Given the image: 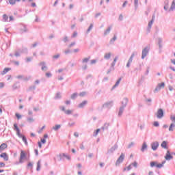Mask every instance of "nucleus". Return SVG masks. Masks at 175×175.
Segmentation results:
<instances>
[{
    "instance_id": "nucleus-1",
    "label": "nucleus",
    "mask_w": 175,
    "mask_h": 175,
    "mask_svg": "<svg viewBox=\"0 0 175 175\" xmlns=\"http://www.w3.org/2000/svg\"><path fill=\"white\" fill-rule=\"evenodd\" d=\"M135 55H137V52L135 51L133 52L130 58L128 60V62L126 65V68H131V64H132L133 61V58L135 57Z\"/></svg>"
},
{
    "instance_id": "nucleus-2",
    "label": "nucleus",
    "mask_w": 175,
    "mask_h": 175,
    "mask_svg": "<svg viewBox=\"0 0 175 175\" xmlns=\"http://www.w3.org/2000/svg\"><path fill=\"white\" fill-rule=\"evenodd\" d=\"M124 159H125V154L122 153L116 162V166H120V164L124 162Z\"/></svg>"
},
{
    "instance_id": "nucleus-3",
    "label": "nucleus",
    "mask_w": 175,
    "mask_h": 175,
    "mask_svg": "<svg viewBox=\"0 0 175 175\" xmlns=\"http://www.w3.org/2000/svg\"><path fill=\"white\" fill-rule=\"evenodd\" d=\"M154 20H155V15H152V20L148 24L147 33H150V32L151 31V28L152 27V25L154 24Z\"/></svg>"
},
{
    "instance_id": "nucleus-4",
    "label": "nucleus",
    "mask_w": 175,
    "mask_h": 175,
    "mask_svg": "<svg viewBox=\"0 0 175 175\" xmlns=\"http://www.w3.org/2000/svg\"><path fill=\"white\" fill-rule=\"evenodd\" d=\"M148 53H150V48L148 46H146L142 50V59H144L147 55H148Z\"/></svg>"
},
{
    "instance_id": "nucleus-5",
    "label": "nucleus",
    "mask_w": 175,
    "mask_h": 175,
    "mask_svg": "<svg viewBox=\"0 0 175 175\" xmlns=\"http://www.w3.org/2000/svg\"><path fill=\"white\" fill-rule=\"evenodd\" d=\"M23 159H28L27 158V153H25V152H24V150H21V156H20V159H19V163H23Z\"/></svg>"
},
{
    "instance_id": "nucleus-6",
    "label": "nucleus",
    "mask_w": 175,
    "mask_h": 175,
    "mask_svg": "<svg viewBox=\"0 0 175 175\" xmlns=\"http://www.w3.org/2000/svg\"><path fill=\"white\" fill-rule=\"evenodd\" d=\"M14 131H16V135L20 137L21 139L22 138L23 134L20 133V129H18V126H17V123L14 124Z\"/></svg>"
},
{
    "instance_id": "nucleus-7",
    "label": "nucleus",
    "mask_w": 175,
    "mask_h": 175,
    "mask_svg": "<svg viewBox=\"0 0 175 175\" xmlns=\"http://www.w3.org/2000/svg\"><path fill=\"white\" fill-rule=\"evenodd\" d=\"M161 88H165V83H159L155 88L154 92L156 93L161 91Z\"/></svg>"
},
{
    "instance_id": "nucleus-8",
    "label": "nucleus",
    "mask_w": 175,
    "mask_h": 175,
    "mask_svg": "<svg viewBox=\"0 0 175 175\" xmlns=\"http://www.w3.org/2000/svg\"><path fill=\"white\" fill-rule=\"evenodd\" d=\"M158 147H159V142H154L151 144V148L153 151H157L158 150Z\"/></svg>"
},
{
    "instance_id": "nucleus-9",
    "label": "nucleus",
    "mask_w": 175,
    "mask_h": 175,
    "mask_svg": "<svg viewBox=\"0 0 175 175\" xmlns=\"http://www.w3.org/2000/svg\"><path fill=\"white\" fill-rule=\"evenodd\" d=\"M157 117L159 119L163 118V110L162 109H159L157 111Z\"/></svg>"
},
{
    "instance_id": "nucleus-10",
    "label": "nucleus",
    "mask_w": 175,
    "mask_h": 175,
    "mask_svg": "<svg viewBox=\"0 0 175 175\" xmlns=\"http://www.w3.org/2000/svg\"><path fill=\"white\" fill-rule=\"evenodd\" d=\"M165 159H166V161H170L171 159H173V156L172 155V154H170V150L167 151Z\"/></svg>"
},
{
    "instance_id": "nucleus-11",
    "label": "nucleus",
    "mask_w": 175,
    "mask_h": 175,
    "mask_svg": "<svg viewBox=\"0 0 175 175\" xmlns=\"http://www.w3.org/2000/svg\"><path fill=\"white\" fill-rule=\"evenodd\" d=\"M118 148V145L115 144L113 146H112L109 150L107 151V154H113V152Z\"/></svg>"
},
{
    "instance_id": "nucleus-12",
    "label": "nucleus",
    "mask_w": 175,
    "mask_h": 175,
    "mask_svg": "<svg viewBox=\"0 0 175 175\" xmlns=\"http://www.w3.org/2000/svg\"><path fill=\"white\" fill-rule=\"evenodd\" d=\"M28 31V28L27 27V25H22L20 28V32L21 33H24V32H27Z\"/></svg>"
},
{
    "instance_id": "nucleus-13",
    "label": "nucleus",
    "mask_w": 175,
    "mask_h": 175,
    "mask_svg": "<svg viewBox=\"0 0 175 175\" xmlns=\"http://www.w3.org/2000/svg\"><path fill=\"white\" fill-rule=\"evenodd\" d=\"M103 107H105L107 109H110L111 107H113V101H110L105 103L103 105Z\"/></svg>"
},
{
    "instance_id": "nucleus-14",
    "label": "nucleus",
    "mask_w": 175,
    "mask_h": 175,
    "mask_svg": "<svg viewBox=\"0 0 175 175\" xmlns=\"http://www.w3.org/2000/svg\"><path fill=\"white\" fill-rule=\"evenodd\" d=\"M88 103V101L87 100H83L82 103H81L80 104H79L78 107L79 109H83L85 107V106H86V105Z\"/></svg>"
},
{
    "instance_id": "nucleus-15",
    "label": "nucleus",
    "mask_w": 175,
    "mask_h": 175,
    "mask_svg": "<svg viewBox=\"0 0 175 175\" xmlns=\"http://www.w3.org/2000/svg\"><path fill=\"white\" fill-rule=\"evenodd\" d=\"M110 31H111V26H109L107 29L104 31V36H107V35L110 33Z\"/></svg>"
},
{
    "instance_id": "nucleus-16",
    "label": "nucleus",
    "mask_w": 175,
    "mask_h": 175,
    "mask_svg": "<svg viewBox=\"0 0 175 175\" xmlns=\"http://www.w3.org/2000/svg\"><path fill=\"white\" fill-rule=\"evenodd\" d=\"M118 59V56L115 57L113 59V62L111 64V69L114 70V66H116V63L117 62V60Z\"/></svg>"
},
{
    "instance_id": "nucleus-17",
    "label": "nucleus",
    "mask_w": 175,
    "mask_h": 175,
    "mask_svg": "<svg viewBox=\"0 0 175 175\" xmlns=\"http://www.w3.org/2000/svg\"><path fill=\"white\" fill-rule=\"evenodd\" d=\"M64 155H65V153L57 154V161H59V162L61 161H64Z\"/></svg>"
},
{
    "instance_id": "nucleus-18",
    "label": "nucleus",
    "mask_w": 175,
    "mask_h": 175,
    "mask_svg": "<svg viewBox=\"0 0 175 175\" xmlns=\"http://www.w3.org/2000/svg\"><path fill=\"white\" fill-rule=\"evenodd\" d=\"M129 100L128 98H124L122 101V107H126V105H128Z\"/></svg>"
},
{
    "instance_id": "nucleus-19",
    "label": "nucleus",
    "mask_w": 175,
    "mask_h": 175,
    "mask_svg": "<svg viewBox=\"0 0 175 175\" xmlns=\"http://www.w3.org/2000/svg\"><path fill=\"white\" fill-rule=\"evenodd\" d=\"M0 158H3L4 161H9V157L5 152L0 154Z\"/></svg>"
},
{
    "instance_id": "nucleus-20",
    "label": "nucleus",
    "mask_w": 175,
    "mask_h": 175,
    "mask_svg": "<svg viewBox=\"0 0 175 175\" xmlns=\"http://www.w3.org/2000/svg\"><path fill=\"white\" fill-rule=\"evenodd\" d=\"M124 110H125V107H120L119 109V112H118V117H121L124 113Z\"/></svg>"
},
{
    "instance_id": "nucleus-21",
    "label": "nucleus",
    "mask_w": 175,
    "mask_h": 175,
    "mask_svg": "<svg viewBox=\"0 0 175 175\" xmlns=\"http://www.w3.org/2000/svg\"><path fill=\"white\" fill-rule=\"evenodd\" d=\"M121 80H122V78H119L116 83H115V85L113 86L112 90H114V88H117V87H118V85H120V83H121Z\"/></svg>"
},
{
    "instance_id": "nucleus-22",
    "label": "nucleus",
    "mask_w": 175,
    "mask_h": 175,
    "mask_svg": "<svg viewBox=\"0 0 175 175\" xmlns=\"http://www.w3.org/2000/svg\"><path fill=\"white\" fill-rule=\"evenodd\" d=\"M110 58H111V53L109 52L105 53L104 59H109Z\"/></svg>"
},
{
    "instance_id": "nucleus-23",
    "label": "nucleus",
    "mask_w": 175,
    "mask_h": 175,
    "mask_svg": "<svg viewBox=\"0 0 175 175\" xmlns=\"http://www.w3.org/2000/svg\"><path fill=\"white\" fill-rule=\"evenodd\" d=\"M18 51L21 54H27V53H28V49L22 48V49H19Z\"/></svg>"
},
{
    "instance_id": "nucleus-24",
    "label": "nucleus",
    "mask_w": 175,
    "mask_h": 175,
    "mask_svg": "<svg viewBox=\"0 0 175 175\" xmlns=\"http://www.w3.org/2000/svg\"><path fill=\"white\" fill-rule=\"evenodd\" d=\"M174 10H175V1L174 0L172 3V5L169 10V12H173Z\"/></svg>"
},
{
    "instance_id": "nucleus-25",
    "label": "nucleus",
    "mask_w": 175,
    "mask_h": 175,
    "mask_svg": "<svg viewBox=\"0 0 175 175\" xmlns=\"http://www.w3.org/2000/svg\"><path fill=\"white\" fill-rule=\"evenodd\" d=\"M146 150H147V144L146 142H144L141 148V151L142 152H144V151Z\"/></svg>"
},
{
    "instance_id": "nucleus-26",
    "label": "nucleus",
    "mask_w": 175,
    "mask_h": 175,
    "mask_svg": "<svg viewBox=\"0 0 175 175\" xmlns=\"http://www.w3.org/2000/svg\"><path fill=\"white\" fill-rule=\"evenodd\" d=\"M40 66H42V70H44V69H47V66H46V62H42L40 63Z\"/></svg>"
},
{
    "instance_id": "nucleus-27",
    "label": "nucleus",
    "mask_w": 175,
    "mask_h": 175,
    "mask_svg": "<svg viewBox=\"0 0 175 175\" xmlns=\"http://www.w3.org/2000/svg\"><path fill=\"white\" fill-rule=\"evenodd\" d=\"M161 146L162 147V148H165V150H167V142H166V141H163L161 143Z\"/></svg>"
},
{
    "instance_id": "nucleus-28",
    "label": "nucleus",
    "mask_w": 175,
    "mask_h": 175,
    "mask_svg": "<svg viewBox=\"0 0 175 175\" xmlns=\"http://www.w3.org/2000/svg\"><path fill=\"white\" fill-rule=\"evenodd\" d=\"M12 68H5L4 70L2 71L1 75L3 76L4 75H6L9 70H11Z\"/></svg>"
},
{
    "instance_id": "nucleus-29",
    "label": "nucleus",
    "mask_w": 175,
    "mask_h": 175,
    "mask_svg": "<svg viewBox=\"0 0 175 175\" xmlns=\"http://www.w3.org/2000/svg\"><path fill=\"white\" fill-rule=\"evenodd\" d=\"M109 126H110V123H105L104 126L101 127V129L105 131V129H109Z\"/></svg>"
},
{
    "instance_id": "nucleus-30",
    "label": "nucleus",
    "mask_w": 175,
    "mask_h": 175,
    "mask_svg": "<svg viewBox=\"0 0 175 175\" xmlns=\"http://www.w3.org/2000/svg\"><path fill=\"white\" fill-rule=\"evenodd\" d=\"M8 147V145L5 143L2 144L1 146H0V152L1 151H3V150H5V148H6Z\"/></svg>"
},
{
    "instance_id": "nucleus-31",
    "label": "nucleus",
    "mask_w": 175,
    "mask_h": 175,
    "mask_svg": "<svg viewBox=\"0 0 175 175\" xmlns=\"http://www.w3.org/2000/svg\"><path fill=\"white\" fill-rule=\"evenodd\" d=\"M21 0H8L10 5H16V2H20Z\"/></svg>"
},
{
    "instance_id": "nucleus-32",
    "label": "nucleus",
    "mask_w": 175,
    "mask_h": 175,
    "mask_svg": "<svg viewBox=\"0 0 175 175\" xmlns=\"http://www.w3.org/2000/svg\"><path fill=\"white\" fill-rule=\"evenodd\" d=\"M174 128H175V124L174 123H172L169 127V131L170 132H173V131H174Z\"/></svg>"
},
{
    "instance_id": "nucleus-33",
    "label": "nucleus",
    "mask_w": 175,
    "mask_h": 175,
    "mask_svg": "<svg viewBox=\"0 0 175 175\" xmlns=\"http://www.w3.org/2000/svg\"><path fill=\"white\" fill-rule=\"evenodd\" d=\"M3 21L4 23H8L9 21V16H8L6 14L3 15Z\"/></svg>"
},
{
    "instance_id": "nucleus-34",
    "label": "nucleus",
    "mask_w": 175,
    "mask_h": 175,
    "mask_svg": "<svg viewBox=\"0 0 175 175\" xmlns=\"http://www.w3.org/2000/svg\"><path fill=\"white\" fill-rule=\"evenodd\" d=\"M117 40V36L114 35L113 38L109 41L110 44H113L114 42Z\"/></svg>"
},
{
    "instance_id": "nucleus-35",
    "label": "nucleus",
    "mask_w": 175,
    "mask_h": 175,
    "mask_svg": "<svg viewBox=\"0 0 175 175\" xmlns=\"http://www.w3.org/2000/svg\"><path fill=\"white\" fill-rule=\"evenodd\" d=\"M53 131H58L59 129H61V124H56L55 126L53 127Z\"/></svg>"
},
{
    "instance_id": "nucleus-36",
    "label": "nucleus",
    "mask_w": 175,
    "mask_h": 175,
    "mask_svg": "<svg viewBox=\"0 0 175 175\" xmlns=\"http://www.w3.org/2000/svg\"><path fill=\"white\" fill-rule=\"evenodd\" d=\"M134 6L135 10H137V8H139V0H134Z\"/></svg>"
},
{
    "instance_id": "nucleus-37",
    "label": "nucleus",
    "mask_w": 175,
    "mask_h": 175,
    "mask_svg": "<svg viewBox=\"0 0 175 175\" xmlns=\"http://www.w3.org/2000/svg\"><path fill=\"white\" fill-rule=\"evenodd\" d=\"M62 96H61V93L60 92H57L56 94V95L54 97V99L57 100V99H61Z\"/></svg>"
},
{
    "instance_id": "nucleus-38",
    "label": "nucleus",
    "mask_w": 175,
    "mask_h": 175,
    "mask_svg": "<svg viewBox=\"0 0 175 175\" xmlns=\"http://www.w3.org/2000/svg\"><path fill=\"white\" fill-rule=\"evenodd\" d=\"M169 9V1H165L164 10Z\"/></svg>"
},
{
    "instance_id": "nucleus-39",
    "label": "nucleus",
    "mask_w": 175,
    "mask_h": 175,
    "mask_svg": "<svg viewBox=\"0 0 175 175\" xmlns=\"http://www.w3.org/2000/svg\"><path fill=\"white\" fill-rule=\"evenodd\" d=\"M90 57H85L84 59H82V64H87L88 62V61H90Z\"/></svg>"
},
{
    "instance_id": "nucleus-40",
    "label": "nucleus",
    "mask_w": 175,
    "mask_h": 175,
    "mask_svg": "<svg viewBox=\"0 0 175 175\" xmlns=\"http://www.w3.org/2000/svg\"><path fill=\"white\" fill-rule=\"evenodd\" d=\"M92 28H94V24L91 23L87 30V33H90V32H91V30L92 29Z\"/></svg>"
},
{
    "instance_id": "nucleus-41",
    "label": "nucleus",
    "mask_w": 175,
    "mask_h": 175,
    "mask_svg": "<svg viewBox=\"0 0 175 175\" xmlns=\"http://www.w3.org/2000/svg\"><path fill=\"white\" fill-rule=\"evenodd\" d=\"M21 139L25 142V146H28V142L27 141V137H25V136L23 135Z\"/></svg>"
},
{
    "instance_id": "nucleus-42",
    "label": "nucleus",
    "mask_w": 175,
    "mask_h": 175,
    "mask_svg": "<svg viewBox=\"0 0 175 175\" xmlns=\"http://www.w3.org/2000/svg\"><path fill=\"white\" fill-rule=\"evenodd\" d=\"M36 170H37V172H39V170H40V160L38 161L37 163Z\"/></svg>"
},
{
    "instance_id": "nucleus-43",
    "label": "nucleus",
    "mask_w": 175,
    "mask_h": 175,
    "mask_svg": "<svg viewBox=\"0 0 175 175\" xmlns=\"http://www.w3.org/2000/svg\"><path fill=\"white\" fill-rule=\"evenodd\" d=\"M17 88H18V85L17 83H14L13 85H12L13 91L17 90Z\"/></svg>"
},
{
    "instance_id": "nucleus-44",
    "label": "nucleus",
    "mask_w": 175,
    "mask_h": 175,
    "mask_svg": "<svg viewBox=\"0 0 175 175\" xmlns=\"http://www.w3.org/2000/svg\"><path fill=\"white\" fill-rule=\"evenodd\" d=\"M145 102H146V103H149L148 105H151V103L152 102V100L151 98H146L145 99Z\"/></svg>"
},
{
    "instance_id": "nucleus-45",
    "label": "nucleus",
    "mask_w": 175,
    "mask_h": 175,
    "mask_svg": "<svg viewBox=\"0 0 175 175\" xmlns=\"http://www.w3.org/2000/svg\"><path fill=\"white\" fill-rule=\"evenodd\" d=\"M100 132V129H97L96 131H94L93 136L96 137L98 136V133Z\"/></svg>"
},
{
    "instance_id": "nucleus-46",
    "label": "nucleus",
    "mask_w": 175,
    "mask_h": 175,
    "mask_svg": "<svg viewBox=\"0 0 175 175\" xmlns=\"http://www.w3.org/2000/svg\"><path fill=\"white\" fill-rule=\"evenodd\" d=\"M59 57H61V55H59V54L54 55L53 56V59H58V58H59Z\"/></svg>"
},
{
    "instance_id": "nucleus-47",
    "label": "nucleus",
    "mask_w": 175,
    "mask_h": 175,
    "mask_svg": "<svg viewBox=\"0 0 175 175\" xmlns=\"http://www.w3.org/2000/svg\"><path fill=\"white\" fill-rule=\"evenodd\" d=\"M76 98H77V93H73L71 95V99H76Z\"/></svg>"
},
{
    "instance_id": "nucleus-48",
    "label": "nucleus",
    "mask_w": 175,
    "mask_h": 175,
    "mask_svg": "<svg viewBox=\"0 0 175 175\" xmlns=\"http://www.w3.org/2000/svg\"><path fill=\"white\" fill-rule=\"evenodd\" d=\"M73 111L72 110H66L65 111V114H67V116H69L70 114H71L72 113Z\"/></svg>"
},
{
    "instance_id": "nucleus-49",
    "label": "nucleus",
    "mask_w": 175,
    "mask_h": 175,
    "mask_svg": "<svg viewBox=\"0 0 175 175\" xmlns=\"http://www.w3.org/2000/svg\"><path fill=\"white\" fill-rule=\"evenodd\" d=\"M154 126H156V128H158L159 126V122L158 121H155L153 123Z\"/></svg>"
},
{
    "instance_id": "nucleus-50",
    "label": "nucleus",
    "mask_w": 175,
    "mask_h": 175,
    "mask_svg": "<svg viewBox=\"0 0 175 175\" xmlns=\"http://www.w3.org/2000/svg\"><path fill=\"white\" fill-rule=\"evenodd\" d=\"M59 110H61L62 111H64V113H65V111H66V109H65V107L64 106H60L59 107Z\"/></svg>"
},
{
    "instance_id": "nucleus-51",
    "label": "nucleus",
    "mask_w": 175,
    "mask_h": 175,
    "mask_svg": "<svg viewBox=\"0 0 175 175\" xmlns=\"http://www.w3.org/2000/svg\"><path fill=\"white\" fill-rule=\"evenodd\" d=\"M27 121L28 122H33L34 121L33 118L32 117L27 118Z\"/></svg>"
},
{
    "instance_id": "nucleus-52",
    "label": "nucleus",
    "mask_w": 175,
    "mask_h": 175,
    "mask_svg": "<svg viewBox=\"0 0 175 175\" xmlns=\"http://www.w3.org/2000/svg\"><path fill=\"white\" fill-rule=\"evenodd\" d=\"M154 166H157V163L154 161L150 162V167H154Z\"/></svg>"
},
{
    "instance_id": "nucleus-53",
    "label": "nucleus",
    "mask_w": 175,
    "mask_h": 175,
    "mask_svg": "<svg viewBox=\"0 0 175 175\" xmlns=\"http://www.w3.org/2000/svg\"><path fill=\"white\" fill-rule=\"evenodd\" d=\"M64 54H65L66 55H68V54H70V49H66V50L64 51Z\"/></svg>"
},
{
    "instance_id": "nucleus-54",
    "label": "nucleus",
    "mask_w": 175,
    "mask_h": 175,
    "mask_svg": "<svg viewBox=\"0 0 175 175\" xmlns=\"http://www.w3.org/2000/svg\"><path fill=\"white\" fill-rule=\"evenodd\" d=\"M133 146H135V142H131L128 145V148H131Z\"/></svg>"
},
{
    "instance_id": "nucleus-55",
    "label": "nucleus",
    "mask_w": 175,
    "mask_h": 175,
    "mask_svg": "<svg viewBox=\"0 0 175 175\" xmlns=\"http://www.w3.org/2000/svg\"><path fill=\"white\" fill-rule=\"evenodd\" d=\"M27 166L28 167H31V169H32V167H33V163L29 162Z\"/></svg>"
},
{
    "instance_id": "nucleus-56",
    "label": "nucleus",
    "mask_w": 175,
    "mask_h": 175,
    "mask_svg": "<svg viewBox=\"0 0 175 175\" xmlns=\"http://www.w3.org/2000/svg\"><path fill=\"white\" fill-rule=\"evenodd\" d=\"M131 166H133L134 167H137V162L135 161L134 163H132Z\"/></svg>"
},
{
    "instance_id": "nucleus-57",
    "label": "nucleus",
    "mask_w": 175,
    "mask_h": 175,
    "mask_svg": "<svg viewBox=\"0 0 175 175\" xmlns=\"http://www.w3.org/2000/svg\"><path fill=\"white\" fill-rule=\"evenodd\" d=\"M16 79H18L19 80L22 79L24 80V76L23 75H18L16 77Z\"/></svg>"
},
{
    "instance_id": "nucleus-58",
    "label": "nucleus",
    "mask_w": 175,
    "mask_h": 175,
    "mask_svg": "<svg viewBox=\"0 0 175 175\" xmlns=\"http://www.w3.org/2000/svg\"><path fill=\"white\" fill-rule=\"evenodd\" d=\"M31 79V77H23V80L25 81H28Z\"/></svg>"
},
{
    "instance_id": "nucleus-59",
    "label": "nucleus",
    "mask_w": 175,
    "mask_h": 175,
    "mask_svg": "<svg viewBox=\"0 0 175 175\" xmlns=\"http://www.w3.org/2000/svg\"><path fill=\"white\" fill-rule=\"evenodd\" d=\"M87 93L85 92H82L79 94V96H85Z\"/></svg>"
},
{
    "instance_id": "nucleus-60",
    "label": "nucleus",
    "mask_w": 175,
    "mask_h": 175,
    "mask_svg": "<svg viewBox=\"0 0 175 175\" xmlns=\"http://www.w3.org/2000/svg\"><path fill=\"white\" fill-rule=\"evenodd\" d=\"M163 42V40H162V38H159V39H158V44H162Z\"/></svg>"
},
{
    "instance_id": "nucleus-61",
    "label": "nucleus",
    "mask_w": 175,
    "mask_h": 175,
    "mask_svg": "<svg viewBox=\"0 0 175 175\" xmlns=\"http://www.w3.org/2000/svg\"><path fill=\"white\" fill-rule=\"evenodd\" d=\"M163 167V164H157L156 165V167H159V169H161V167Z\"/></svg>"
},
{
    "instance_id": "nucleus-62",
    "label": "nucleus",
    "mask_w": 175,
    "mask_h": 175,
    "mask_svg": "<svg viewBox=\"0 0 175 175\" xmlns=\"http://www.w3.org/2000/svg\"><path fill=\"white\" fill-rule=\"evenodd\" d=\"M132 170V165L130 164L128 167H126L127 172H129V170Z\"/></svg>"
},
{
    "instance_id": "nucleus-63",
    "label": "nucleus",
    "mask_w": 175,
    "mask_h": 175,
    "mask_svg": "<svg viewBox=\"0 0 175 175\" xmlns=\"http://www.w3.org/2000/svg\"><path fill=\"white\" fill-rule=\"evenodd\" d=\"M45 76H46L47 77H51V76H53V75L51 74V72H46L45 74Z\"/></svg>"
},
{
    "instance_id": "nucleus-64",
    "label": "nucleus",
    "mask_w": 175,
    "mask_h": 175,
    "mask_svg": "<svg viewBox=\"0 0 175 175\" xmlns=\"http://www.w3.org/2000/svg\"><path fill=\"white\" fill-rule=\"evenodd\" d=\"M170 120H171V121H174V122H175V117L174 116H170Z\"/></svg>"
}]
</instances>
